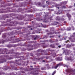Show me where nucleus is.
I'll list each match as a JSON object with an SVG mask.
<instances>
[{"label":"nucleus","mask_w":75,"mask_h":75,"mask_svg":"<svg viewBox=\"0 0 75 75\" xmlns=\"http://www.w3.org/2000/svg\"><path fill=\"white\" fill-rule=\"evenodd\" d=\"M1 53H0L1 54H10V52H8V51L7 49L5 48L3 49L0 50Z\"/></svg>","instance_id":"nucleus-1"},{"label":"nucleus","mask_w":75,"mask_h":75,"mask_svg":"<svg viewBox=\"0 0 75 75\" xmlns=\"http://www.w3.org/2000/svg\"><path fill=\"white\" fill-rule=\"evenodd\" d=\"M51 32H49L47 33V35H51L54 34V28L53 27H52L51 28Z\"/></svg>","instance_id":"nucleus-2"},{"label":"nucleus","mask_w":75,"mask_h":75,"mask_svg":"<svg viewBox=\"0 0 75 75\" xmlns=\"http://www.w3.org/2000/svg\"><path fill=\"white\" fill-rule=\"evenodd\" d=\"M17 24H18V23H17L16 21H13L11 23L10 26L11 27V26H14L15 25H16Z\"/></svg>","instance_id":"nucleus-3"},{"label":"nucleus","mask_w":75,"mask_h":75,"mask_svg":"<svg viewBox=\"0 0 75 75\" xmlns=\"http://www.w3.org/2000/svg\"><path fill=\"white\" fill-rule=\"evenodd\" d=\"M62 64L61 63H60L58 64H57V65L54 67V66H53L52 68H53L54 69H57L58 67H60V66H61Z\"/></svg>","instance_id":"nucleus-4"},{"label":"nucleus","mask_w":75,"mask_h":75,"mask_svg":"<svg viewBox=\"0 0 75 75\" xmlns=\"http://www.w3.org/2000/svg\"><path fill=\"white\" fill-rule=\"evenodd\" d=\"M72 55V54H71V57L67 58L68 60H69L71 61H74V56H71Z\"/></svg>","instance_id":"nucleus-5"},{"label":"nucleus","mask_w":75,"mask_h":75,"mask_svg":"<svg viewBox=\"0 0 75 75\" xmlns=\"http://www.w3.org/2000/svg\"><path fill=\"white\" fill-rule=\"evenodd\" d=\"M4 17H5L4 18L1 19V20H5V18H9V17H11V16H10V14L6 15H5L4 16Z\"/></svg>","instance_id":"nucleus-6"},{"label":"nucleus","mask_w":75,"mask_h":75,"mask_svg":"<svg viewBox=\"0 0 75 75\" xmlns=\"http://www.w3.org/2000/svg\"><path fill=\"white\" fill-rule=\"evenodd\" d=\"M17 31L16 30H14L12 32L10 33V35H14V34H17Z\"/></svg>","instance_id":"nucleus-7"},{"label":"nucleus","mask_w":75,"mask_h":75,"mask_svg":"<svg viewBox=\"0 0 75 75\" xmlns=\"http://www.w3.org/2000/svg\"><path fill=\"white\" fill-rule=\"evenodd\" d=\"M67 16L68 17L69 20H71V15H70V14H69V13H67Z\"/></svg>","instance_id":"nucleus-8"},{"label":"nucleus","mask_w":75,"mask_h":75,"mask_svg":"<svg viewBox=\"0 0 75 75\" xmlns=\"http://www.w3.org/2000/svg\"><path fill=\"white\" fill-rule=\"evenodd\" d=\"M6 62V60L4 59H1V61H0V64L1 63H3V62Z\"/></svg>","instance_id":"nucleus-9"},{"label":"nucleus","mask_w":75,"mask_h":75,"mask_svg":"<svg viewBox=\"0 0 75 75\" xmlns=\"http://www.w3.org/2000/svg\"><path fill=\"white\" fill-rule=\"evenodd\" d=\"M38 52H45V50H41V49H39L37 51Z\"/></svg>","instance_id":"nucleus-10"},{"label":"nucleus","mask_w":75,"mask_h":75,"mask_svg":"<svg viewBox=\"0 0 75 75\" xmlns=\"http://www.w3.org/2000/svg\"><path fill=\"white\" fill-rule=\"evenodd\" d=\"M57 60L59 61H62V57H58L57 58Z\"/></svg>","instance_id":"nucleus-11"},{"label":"nucleus","mask_w":75,"mask_h":75,"mask_svg":"<svg viewBox=\"0 0 75 75\" xmlns=\"http://www.w3.org/2000/svg\"><path fill=\"white\" fill-rule=\"evenodd\" d=\"M50 47L52 48H56V47H55V45H54V44H53L52 45H50Z\"/></svg>","instance_id":"nucleus-12"},{"label":"nucleus","mask_w":75,"mask_h":75,"mask_svg":"<svg viewBox=\"0 0 75 75\" xmlns=\"http://www.w3.org/2000/svg\"><path fill=\"white\" fill-rule=\"evenodd\" d=\"M4 71L7 70V66H5L4 67Z\"/></svg>","instance_id":"nucleus-13"},{"label":"nucleus","mask_w":75,"mask_h":75,"mask_svg":"<svg viewBox=\"0 0 75 75\" xmlns=\"http://www.w3.org/2000/svg\"><path fill=\"white\" fill-rule=\"evenodd\" d=\"M9 14L10 15V16H11V17L12 16H16V14L14 13H11Z\"/></svg>","instance_id":"nucleus-14"},{"label":"nucleus","mask_w":75,"mask_h":75,"mask_svg":"<svg viewBox=\"0 0 75 75\" xmlns=\"http://www.w3.org/2000/svg\"><path fill=\"white\" fill-rule=\"evenodd\" d=\"M32 38H34V40H36L37 39V37H35V36L33 35L32 36Z\"/></svg>","instance_id":"nucleus-15"},{"label":"nucleus","mask_w":75,"mask_h":75,"mask_svg":"<svg viewBox=\"0 0 75 75\" xmlns=\"http://www.w3.org/2000/svg\"><path fill=\"white\" fill-rule=\"evenodd\" d=\"M17 18H18L17 19L18 20H21V17H20V16H18V17H17Z\"/></svg>","instance_id":"nucleus-16"},{"label":"nucleus","mask_w":75,"mask_h":75,"mask_svg":"<svg viewBox=\"0 0 75 75\" xmlns=\"http://www.w3.org/2000/svg\"><path fill=\"white\" fill-rule=\"evenodd\" d=\"M6 57H7V58H8V59H13V58L12 57H8V56L7 55L6 56Z\"/></svg>","instance_id":"nucleus-17"},{"label":"nucleus","mask_w":75,"mask_h":75,"mask_svg":"<svg viewBox=\"0 0 75 75\" xmlns=\"http://www.w3.org/2000/svg\"><path fill=\"white\" fill-rule=\"evenodd\" d=\"M61 8H67V7H66L64 6H63L62 7H61Z\"/></svg>","instance_id":"nucleus-18"},{"label":"nucleus","mask_w":75,"mask_h":75,"mask_svg":"<svg viewBox=\"0 0 75 75\" xmlns=\"http://www.w3.org/2000/svg\"><path fill=\"white\" fill-rule=\"evenodd\" d=\"M36 55H37V57H40V55H41V54H40V53H38V54H36Z\"/></svg>","instance_id":"nucleus-19"},{"label":"nucleus","mask_w":75,"mask_h":75,"mask_svg":"<svg viewBox=\"0 0 75 75\" xmlns=\"http://www.w3.org/2000/svg\"><path fill=\"white\" fill-rule=\"evenodd\" d=\"M46 69V68L45 67H42L41 68L42 70H45Z\"/></svg>","instance_id":"nucleus-20"},{"label":"nucleus","mask_w":75,"mask_h":75,"mask_svg":"<svg viewBox=\"0 0 75 75\" xmlns=\"http://www.w3.org/2000/svg\"><path fill=\"white\" fill-rule=\"evenodd\" d=\"M50 42H51V43H53L54 42V41H52V40H50Z\"/></svg>","instance_id":"nucleus-21"},{"label":"nucleus","mask_w":75,"mask_h":75,"mask_svg":"<svg viewBox=\"0 0 75 75\" xmlns=\"http://www.w3.org/2000/svg\"><path fill=\"white\" fill-rule=\"evenodd\" d=\"M11 11L10 10H8L7 11L4 12V13H9V12H10Z\"/></svg>","instance_id":"nucleus-22"},{"label":"nucleus","mask_w":75,"mask_h":75,"mask_svg":"<svg viewBox=\"0 0 75 75\" xmlns=\"http://www.w3.org/2000/svg\"><path fill=\"white\" fill-rule=\"evenodd\" d=\"M32 74H33V75H38V74H38V73H32Z\"/></svg>","instance_id":"nucleus-23"},{"label":"nucleus","mask_w":75,"mask_h":75,"mask_svg":"<svg viewBox=\"0 0 75 75\" xmlns=\"http://www.w3.org/2000/svg\"><path fill=\"white\" fill-rule=\"evenodd\" d=\"M55 55H56V54L54 53V54H53L52 55V57H54L55 56Z\"/></svg>","instance_id":"nucleus-24"},{"label":"nucleus","mask_w":75,"mask_h":75,"mask_svg":"<svg viewBox=\"0 0 75 75\" xmlns=\"http://www.w3.org/2000/svg\"><path fill=\"white\" fill-rule=\"evenodd\" d=\"M59 12L60 13H62V10H59Z\"/></svg>","instance_id":"nucleus-25"},{"label":"nucleus","mask_w":75,"mask_h":75,"mask_svg":"<svg viewBox=\"0 0 75 75\" xmlns=\"http://www.w3.org/2000/svg\"><path fill=\"white\" fill-rule=\"evenodd\" d=\"M54 35H50V38H54Z\"/></svg>","instance_id":"nucleus-26"},{"label":"nucleus","mask_w":75,"mask_h":75,"mask_svg":"<svg viewBox=\"0 0 75 75\" xmlns=\"http://www.w3.org/2000/svg\"><path fill=\"white\" fill-rule=\"evenodd\" d=\"M16 64L17 65H21V63L18 62H17L16 63Z\"/></svg>","instance_id":"nucleus-27"},{"label":"nucleus","mask_w":75,"mask_h":75,"mask_svg":"<svg viewBox=\"0 0 75 75\" xmlns=\"http://www.w3.org/2000/svg\"><path fill=\"white\" fill-rule=\"evenodd\" d=\"M38 19H39V21H41V20L43 21V19H42V18H39Z\"/></svg>","instance_id":"nucleus-28"},{"label":"nucleus","mask_w":75,"mask_h":75,"mask_svg":"<svg viewBox=\"0 0 75 75\" xmlns=\"http://www.w3.org/2000/svg\"><path fill=\"white\" fill-rule=\"evenodd\" d=\"M65 54L66 55H68V54H68V52H65Z\"/></svg>","instance_id":"nucleus-29"},{"label":"nucleus","mask_w":75,"mask_h":75,"mask_svg":"<svg viewBox=\"0 0 75 75\" xmlns=\"http://www.w3.org/2000/svg\"><path fill=\"white\" fill-rule=\"evenodd\" d=\"M14 57L15 58H20V57H18L16 55H15Z\"/></svg>","instance_id":"nucleus-30"},{"label":"nucleus","mask_w":75,"mask_h":75,"mask_svg":"<svg viewBox=\"0 0 75 75\" xmlns=\"http://www.w3.org/2000/svg\"><path fill=\"white\" fill-rule=\"evenodd\" d=\"M46 3H47V4H48V5H49V4H50V3H49V2L48 1H47L46 2Z\"/></svg>","instance_id":"nucleus-31"},{"label":"nucleus","mask_w":75,"mask_h":75,"mask_svg":"<svg viewBox=\"0 0 75 75\" xmlns=\"http://www.w3.org/2000/svg\"><path fill=\"white\" fill-rule=\"evenodd\" d=\"M55 71H54L52 74V75H54V74H55Z\"/></svg>","instance_id":"nucleus-32"},{"label":"nucleus","mask_w":75,"mask_h":75,"mask_svg":"<svg viewBox=\"0 0 75 75\" xmlns=\"http://www.w3.org/2000/svg\"><path fill=\"white\" fill-rule=\"evenodd\" d=\"M5 73L3 72H2V73H0V75H2V74H5Z\"/></svg>","instance_id":"nucleus-33"},{"label":"nucleus","mask_w":75,"mask_h":75,"mask_svg":"<svg viewBox=\"0 0 75 75\" xmlns=\"http://www.w3.org/2000/svg\"><path fill=\"white\" fill-rule=\"evenodd\" d=\"M24 56H23V57H21V59H23V58H24Z\"/></svg>","instance_id":"nucleus-34"},{"label":"nucleus","mask_w":75,"mask_h":75,"mask_svg":"<svg viewBox=\"0 0 75 75\" xmlns=\"http://www.w3.org/2000/svg\"><path fill=\"white\" fill-rule=\"evenodd\" d=\"M4 12L3 11L1 10H0V13H3Z\"/></svg>","instance_id":"nucleus-35"},{"label":"nucleus","mask_w":75,"mask_h":75,"mask_svg":"<svg viewBox=\"0 0 75 75\" xmlns=\"http://www.w3.org/2000/svg\"><path fill=\"white\" fill-rule=\"evenodd\" d=\"M58 23V22H54V24H55V25H57V24Z\"/></svg>","instance_id":"nucleus-36"},{"label":"nucleus","mask_w":75,"mask_h":75,"mask_svg":"<svg viewBox=\"0 0 75 75\" xmlns=\"http://www.w3.org/2000/svg\"><path fill=\"white\" fill-rule=\"evenodd\" d=\"M72 6H69V8H72Z\"/></svg>","instance_id":"nucleus-37"},{"label":"nucleus","mask_w":75,"mask_h":75,"mask_svg":"<svg viewBox=\"0 0 75 75\" xmlns=\"http://www.w3.org/2000/svg\"><path fill=\"white\" fill-rule=\"evenodd\" d=\"M32 69H33V68L32 69H29V70H27V71H31V70H32Z\"/></svg>","instance_id":"nucleus-38"},{"label":"nucleus","mask_w":75,"mask_h":75,"mask_svg":"<svg viewBox=\"0 0 75 75\" xmlns=\"http://www.w3.org/2000/svg\"><path fill=\"white\" fill-rule=\"evenodd\" d=\"M21 72H22V74H24V73H25V71H21Z\"/></svg>","instance_id":"nucleus-39"},{"label":"nucleus","mask_w":75,"mask_h":75,"mask_svg":"<svg viewBox=\"0 0 75 75\" xmlns=\"http://www.w3.org/2000/svg\"><path fill=\"white\" fill-rule=\"evenodd\" d=\"M11 21V19L7 20L8 21Z\"/></svg>","instance_id":"nucleus-40"},{"label":"nucleus","mask_w":75,"mask_h":75,"mask_svg":"<svg viewBox=\"0 0 75 75\" xmlns=\"http://www.w3.org/2000/svg\"><path fill=\"white\" fill-rule=\"evenodd\" d=\"M2 3H1L0 4H4V3H5L4 2L2 1Z\"/></svg>","instance_id":"nucleus-41"},{"label":"nucleus","mask_w":75,"mask_h":75,"mask_svg":"<svg viewBox=\"0 0 75 75\" xmlns=\"http://www.w3.org/2000/svg\"><path fill=\"white\" fill-rule=\"evenodd\" d=\"M71 41L72 42H75V41H74V40H71Z\"/></svg>","instance_id":"nucleus-42"},{"label":"nucleus","mask_w":75,"mask_h":75,"mask_svg":"<svg viewBox=\"0 0 75 75\" xmlns=\"http://www.w3.org/2000/svg\"><path fill=\"white\" fill-rule=\"evenodd\" d=\"M56 45H59V43H56Z\"/></svg>","instance_id":"nucleus-43"},{"label":"nucleus","mask_w":75,"mask_h":75,"mask_svg":"<svg viewBox=\"0 0 75 75\" xmlns=\"http://www.w3.org/2000/svg\"><path fill=\"white\" fill-rule=\"evenodd\" d=\"M45 20H46V19H45L43 21V22H45V23H46V22H47V21H45Z\"/></svg>","instance_id":"nucleus-44"},{"label":"nucleus","mask_w":75,"mask_h":75,"mask_svg":"<svg viewBox=\"0 0 75 75\" xmlns=\"http://www.w3.org/2000/svg\"><path fill=\"white\" fill-rule=\"evenodd\" d=\"M69 40H72V38H71V37H69Z\"/></svg>","instance_id":"nucleus-45"},{"label":"nucleus","mask_w":75,"mask_h":75,"mask_svg":"<svg viewBox=\"0 0 75 75\" xmlns=\"http://www.w3.org/2000/svg\"><path fill=\"white\" fill-rule=\"evenodd\" d=\"M33 50V48H32V49H30L29 50V51H31V50Z\"/></svg>","instance_id":"nucleus-46"},{"label":"nucleus","mask_w":75,"mask_h":75,"mask_svg":"<svg viewBox=\"0 0 75 75\" xmlns=\"http://www.w3.org/2000/svg\"><path fill=\"white\" fill-rule=\"evenodd\" d=\"M58 47L59 48H61V45H60L58 46Z\"/></svg>","instance_id":"nucleus-47"},{"label":"nucleus","mask_w":75,"mask_h":75,"mask_svg":"<svg viewBox=\"0 0 75 75\" xmlns=\"http://www.w3.org/2000/svg\"><path fill=\"white\" fill-rule=\"evenodd\" d=\"M11 67H12V68H14V66H13V65H12L11 66Z\"/></svg>","instance_id":"nucleus-48"},{"label":"nucleus","mask_w":75,"mask_h":75,"mask_svg":"<svg viewBox=\"0 0 75 75\" xmlns=\"http://www.w3.org/2000/svg\"><path fill=\"white\" fill-rule=\"evenodd\" d=\"M43 48H46V46H43Z\"/></svg>","instance_id":"nucleus-49"},{"label":"nucleus","mask_w":75,"mask_h":75,"mask_svg":"<svg viewBox=\"0 0 75 75\" xmlns=\"http://www.w3.org/2000/svg\"><path fill=\"white\" fill-rule=\"evenodd\" d=\"M28 28H31V26H28Z\"/></svg>","instance_id":"nucleus-50"},{"label":"nucleus","mask_w":75,"mask_h":75,"mask_svg":"<svg viewBox=\"0 0 75 75\" xmlns=\"http://www.w3.org/2000/svg\"><path fill=\"white\" fill-rule=\"evenodd\" d=\"M15 61H16V62H18V61H19L16 60H15Z\"/></svg>","instance_id":"nucleus-51"},{"label":"nucleus","mask_w":75,"mask_h":75,"mask_svg":"<svg viewBox=\"0 0 75 75\" xmlns=\"http://www.w3.org/2000/svg\"><path fill=\"white\" fill-rule=\"evenodd\" d=\"M31 45H28V47H31Z\"/></svg>","instance_id":"nucleus-52"},{"label":"nucleus","mask_w":75,"mask_h":75,"mask_svg":"<svg viewBox=\"0 0 75 75\" xmlns=\"http://www.w3.org/2000/svg\"><path fill=\"white\" fill-rule=\"evenodd\" d=\"M16 42H17V41H15L12 42L13 43H16Z\"/></svg>","instance_id":"nucleus-53"},{"label":"nucleus","mask_w":75,"mask_h":75,"mask_svg":"<svg viewBox=\"0 0 75 75\" xmlns=\"http://www.w3.org/2000/svg\"><path fill=\"white\" fill-rule=\"evenodd\" d=\"M43 8H45V6H43Z\"/></svg>","instance_id":"nucleus-54"},{"label":"nucleus","mask_w":75,"mask_h":75,"mask_svg":"<svg viewBox=\"0 0 75 75\" xmlns=\"http://www.w3.org/2000/svg\"><path fill=\"white\" fill-rule=\"evenodd\" d=\"M16 54H19V55H20V54H19V53H16Z\"/></svg>","instance_id":"nucleus-55"},{"label":"nucleus","mask_w":75,"mask_h":75,"mask_svg":"<svg viewBox=\"0 0 75 75\" xmlns=\"http://www.w3.org/2000/svg\"><path fill=\"white\" fill-rule=\"evenodd\" d=\"M37 72H40V70H39V71H38V70H37Z\"/></svg>","instance_id":"nucleus-56"},{"label":"nucleus","mask_w":75,"mask_h":75,"mask_svg":"<svg viewBox=\"0 0 75 75\" xmlns=\"http://www.w3.org/2000/svg\"><path fill=\"white\" fill-rule=\"evenodd\" d=\"M64 40H67V38H64Z\"/></svg>","instance_id":"nucleus-57"},{"label":"nucleus","mask_w":75,"mask_h":75,"mask_svg":"<svg viewBox=\"0 0 75 75\" xmlns=\"http://www.w3.org/2000/svg\"><path fill=\"white\" fill-rule=\"evenodd\" d=\"M62 20H63V21H64V20H65V19H64V18H63L62 19Z\"/></svg>","instance_id":"nucleus-58"},{"label":"nucleus","mask_w":75,"mask_h":75,"mask_svg":"<svg viewBox=\"0 0 75 75\" xmlns=\"http://www.w3.org/2000/svg\"><path fill=\"white\" fill-rule=\"evenodd\" d=\"M65 67H67V68H68V66H67V65H66L65 66Z\"/></svg>","instance_id":"nucleus-59"},{"label":"nucleus","mask_w":75,"mask_h":75,"mask_svg":"<svg viewBox=\"0 0 75 75\" xmlns=\"http://www.w3.org/2000/svg\"><path fill=\"white\" fill-rule=\"evenodd\" d=\"M64 23H67V21H64Z\"/></svg>","instance_id":"nucleus-60"},{"label":"nucleus","mask_w":75,"mask_h":75,"mask_svg":"<svg viewBox=\"0 0 75 75\" xmlns=\"http://www.w3.org/2000/svg\"><path fill=\"white\" fill-rule=\"evenodd\" d=\"M42 62H45V60H43Z\"/></svg>","instance_id":"nucleus-61"},{"label":"nucleus","mask_w":75,"mask_h":75,"mask_svg":"<svg viewBox=\"0 0 75 75\" xmlns=\"http://www.w3.org/2000/svg\"><path fill=\"white\" fill-rule=\"evenodd\" d=\"M67 11H71V10H68Z\"/></svg>","instance_id":"nucleus-62"},{"label":"nucleus","mask_w":75,"mask_h":75,"mask_svg":"<svg viewBox=\"0 0 75 75\" xmlns=\"http://www.w3.org/2000/svg\"><path fill=\"white\" fill-rule=\"evenodd\" d=\"M48 58H49V57H46V59H48Z\"/></svg>","instance_id":"nucleus-63"},{"label":"nucleus","mask_w":75,"mask_h":75,"mask_svg":"<svg viewBox=\"0 0 75 75\" xmlns=\"http://www.w3.org/2000/svg\"><path fill=\"white\" fill-rule=\"evenodd\" d=\"M74 6L75 7V3L74 4Z\"/></svg>","instance_id":"nucleus-64"}]
</instances>
